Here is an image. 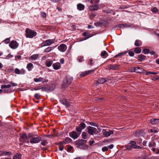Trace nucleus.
<instances>
[{
	"label": "nucleus",
	"mask_w": 159,
	"mask_h": 159,
	"mask_svg": "<svg viewBox=\"0 0 159 159\" xmlns=\"http://www.w3.org/2000/svg\"><path fill=\"white\" fill-rule=\"evenodd\" d=\"M77 7L78 9L80 11L83 10L84 8V5L80 3L78 4L77 5Z\"/></svg>",
	"instance_id": "bb28decb"
},
{
	"label": "nucleus",
	"mask_w": 159,
	"mask_h": 159,
	"mask_svg": "<svg viewBox=\"0 0 159 159\" xmlns=\"http://www.w3.org/2000/svg\"><path fill=\"white\" fill-rule=\"evenodd\" d=\"M58 48L60 51L64 52L66 50L67 47L65 44H61L58 47Z\"/></svg>",
	"instance_id": "f8f14e48"
},
{
	"label": "nucleus",
	"mask_w": 159,
	"mask_h": 159,
	"mask_svg": "<svg viewBox=\"0 0 159 159\" xmlns=\"http://www.w3.org/2000/svg\"><path fill=\"white\" fill-rule=\"evenodd\" d=\"M139 60L141 61H143L145 59L146 56L143 54H140L139 56Z\"/></svg>",
	"instance_id": "c9c22d12"
},
{
	"label": "nucleus",
	"mask_w": 159,
	"mask_h": 159,
	"mask_svg": "<svg viewBox=\"0 0 159 159\" xmlns=\"http://www.w3.org/2000/svg\"><path fill=\"white\" fill-rule=\"evenodd\" d=\"M63 104L65 105L66 107H69L70 105V102L66 99H63L60 101Z\"/></svg>",
	"instance_id": "aec40b11"
},
{
	"label": "nucleus",
	"mask_w": 159,
	"mask_h": 159,
	"mask_svg": "<svg viewBox=\"0 0 159 159\" xmlns=\"http://www.w3.org/2000/svg\"><path fill=\"white\" fill-rule=\"evenodd\" d=\"M15 73L18 75H24L25 74V71L24 69H21L20 70L18 68H16L14 70Z\"/></svg>",
	"instance_id": "ddd939ff"
},
{
	"label": "nucleus",
	"mask_w": 159,
	"mask_h": 159,
	"mask_svg": "<svg viewBox=\"0 0 159 159\" xmlns=\"http://www.w3.org/2000/svg\"><path fill=\"white\" fill-rule=\"evenodd\" d=\"M106 81L107 80L104 78H100L96 82L95 85H97L99 84H103L105 83Z\"/></svg>",
	"instance_id": "6ab92c4d"
},
{
	"label": "nucleus",
	"mask_w": 159,
	"mask_h": 159,
	"mask_svg": "<svg viewBox=\"0 0 159 159\" xmlns=\"http://www.w3.org/2000/svg\"><path fill=\"white\" fill-rule=\"evenodd\" d=\"M103 134L105 137H108L111 134H113L114 131L109 130L108 131H106L105 129H103L102 130Z\"/></svg>",
	"instance_id": "423d86ee"
},
{
	"label": "nucleus",
	"mask_w": 159,
	"mask_h": 159,
	"mask_svg": "<svg viewBox=\"0 0 159 159\" xmlns=\"http://www.w3.org/2000/svg\"><path fill=\"white\" fill-rule=\"evenodd\" d=\"M82 129L80 127L78 126L76 127V130L77 131L80 133L79 134H80V133H81Z\"/></svg>",
	"instance_id": "79ce46f5"
},
{
	"label": "nucleus",
	"mask_w": 159,
	"mask_h": 159,
	"mask_svg": "<svg viewBox=\"0 0 159 159\" xmlns=\"http://www.w3.org/2000/svg\"><path fill=\"white\" fill-rule=\"evenodd\" d=\"M128 53L129 55L131 57H133L134 55V53L133 51H129Z\"/></svg>",
	"instance_id": "603ef678"
},
{
	"label": "nucleus",
	"mask_w": 159,
	"mask_h": 159,
	"mask_svg": "<svg viewBox=\"0 0 159 159\" xmlns=\"http://www.w3.org/2000/svg\"><path fill=\"white\" fill-rule=\"evenodd\" d=\"M127 52H120L115 56L114 57H118L121 56L122 55H125L127 53Z\"/></svg>",
	"instance_id": "473e14b6"
},
{
	"label": "nucleus",
	"mask_w": 159,
	"mask_h": 159,
	"mask_svg": "<svg viewBox=\"0 0 159 159\" xmlns=\"http://www.w3.org/2000/svg\"><path fill=\"white\" fill-rule=\"evenodd\" d=\"M89 8L90 10L91 11H93L98 10V7L96 5H92L90 6Z\"/></svg>",
	"instance_id": "b1692460"
},
{
	"label": "nucleus",
	"mask_w": 159,
	"mask_h": 159,
	"mask_svg": "<svg viewBox=\"0 0 159 159\" xmlns=\"http://www.w3.org/2000/svg\"><path fill=\"white\" fill-rule=\"evenodd\" d=\"M36 32L34 30L27 28L25 30V36L26 38H32L36 36Z\"/></svg>",
	"instance_id": "f03ea898"
},
{
	"label": "nucleus",
	"mask_w": 159,
	"mask_h": 159,
	"mask_svg": "<svg viewBox=\"0 0 159 159\" xmlns=\"http://www.w3.org/2000/svg\"><path fill=\"white\" fill-rule=\"evenodd\" d=\"M152 152H153L154 154H156V149L155 148H152Z\"/></svg>",
	"instance_id": "69168bd1"
},
{
	"label": "nucleus",
	"mask_w": 159,
	"mask_h": 159,
	"mask_svg": "<svg viewBox=\"0 0 159 159\" xmlns=\"http://www.w3.org/2000/svg\"><path fill=\"white\" fill-rule=\"evenodd\" d=\"M55 41V39H48L43 42L41 45L42 47L49 46L54 43Z\"/></svg>",
	"instance_id": "7ed1b4c3"
},
{
	"label": "nucleus",
	"mask_w": 159,
	"mask_h": 159,
	"mask_svg": "<svg viewBox=\"0 0 159 159\" xmlns=\"http://www.w3.org/2000/svg\"><path fill=\"white\" fill-rule=\"evenodd\" d=\"M152 12H154V13H156V12H157L158 11V10L156 7H153L152 9Z\"/></svg>",
	"instance_id": "09e8293b"
},
{
	"label": "nucleus",
	"mask_w": 159,
	"mask_h": 159,
	"mask_svg": "<svg viewBox=\"0 0 159 159\" xmlns=\"http://www.w3.org/2000/svg\"><path fill=\"white\" fill-rule=\"evenodd\" d=\"M41 15L43 18H45L46 17V14L44 12H41Z\"/></svg>",
	"instance_id": "864d4df0"
},
{
	"label": "nucleus",
	"mask_w": 159,
	"mask_h": 159,
	"mask_svg": "<svg viewBox=\"0 0 159 159\" xmlns=\"http://www.w3.org/2000/svg\"><path fill=\"white\" fill-rule=\"evenodd\" d=\"M134 51L135 53L139 54L141 52V49L139 47H136L134 48Z\"/></svg>",
	"instance_id": "2f4dec72"
},
{
	"label": "nucleus",
	"mask_w": 159,
	"mask_h": 159,
	"mask_svg": "<svg viewBox=\"0 0 159 159\" xmlns=\"http://www.w3.org/2000/svg\"><path fill=\"white\" fill-rule=\"evenodd\" d=\"M32 134H29L28 135L25 133L23 134L20 137L21 139H24L27 140L30 139L32 137Z\"/></svg>",
	"instance_id": "9b49d317"
},
{
	"label": "nucleus",
	"mask_w": 159,
	"mask_h": 159,
	"mask_svg": "<svg viewBox=\"0 0 159 159\" xmlns=\"http://www.w3.org/2000/svg\"><path fill=\"white\" fill-rule=\"evenodd\" d=\"M72 139L69 137H66L65 138V139L61 142L59 143L61 144H64L69 143L71 142Z\"/></svg>",
	"instance_id": "2eb2a0df"
},
{
	"label": "nucleus",
	"mask_w": 159,
	"mask_h": 159,
	"mask_svg": "<svg viewBox=\"0 0 159 159\" xmlns=\"http://www.w3.org/2000/svg\"><path fill=\"white\" fill-rule=\"evenodd\" d=\"M156 144L153 141H152L151 142H150L149 143L148 146L149 147H156Z\"/></svg>",
	"instance_id": "e433bc0d"
},
{
	"label": "nucleus",
	"mask_w": 159,
	"mask_h": 159,
	"mask_svg": "<svg viewBox=\"0 0 159 159\" xmlns=\"http://www.w3.org/2000/svg\"><path fill=\"white\" fill-rule=\"evenodd\" d=\"M80 135V134H77L75 131H73L69 133L70 136L74 139H77L79 136Z\"/></svg>",
	"instance_id": "6e6552de"
},
{
	"label": "nucleus",
	"mask_w": 159,
	"mask_h": 159,
	"mask_svg": "<svg viewBox=\"0 0 159 159\" xmlns=\"http://www.w3.org/2000/svg\"><path fill=\"white\" fill-rule=\"evenodd\" d=\"M88 129V132L90 135H93L94 134H95L97 131L96 129L91 126H89L87 128Z\"/></svg>",
	"instance_id": "20e7f679"
},
{
	"label": "nucleus",
	"mask_w": 159,
	"mask_h": 159,
	"mask_svg": "<svg viewBox=\"0 0 159 159\" xmlns=\"http://www.w3.org/2000/svg\"><path fill=\"white\" fill-rule=\"evenodd\" d=\"M55 89V87H42L41 89L43 91H47L48 90H50V91H52L54 90Z\"/></svg>",
	"instance_id": "f3484780"
},
{
	"label": "nucleus",
	"mask_w": 159,
	"mask_h": 159,
	"mask_svg": "<svg viewBox=\"0 0 159 159\" xmlns=\"http://www.w3.org/2000/svg\"><path fill=\"white\" fill-rule=\"evenodd\" d=\"M11 154V153L10 152H7L6 151H1L0 152V156L4 155L5 156L8 155H10Z\"/></svg>",
	"instance_id": "c85d7f7f"
},
{
	"label": "nucleus",
	"mask_w": 159,
	"mask_h": 159,
	"mask_svg": "<svg viewBox=\"0 0 159 159\" xmlns=\"http://www.w3.org/2000/svg\"><path fill=\"white\" fill-rule=\"evenodd\" d=\"M94 70H89L88 71L83 72L80 74V76L81 77H84L87 75L90 74L91 73H93L94 71Z\"/></svg>",
	"instance_id": "dca6fc26"
},
{
	"label": "nucleus",
	"mask_w": 159,
	"mask_h": 159,
	"mask_svg": "<svg viewBox=\"0 0 159 159\" xmlns=\"http://www.w3.org/2000/svg\"><path fill=\"white\" fill-rule=\"evenodd\" d=\"M10 38H7L4 41V42L5 43L7 44L9 43L10 42Z\"/></svg>",
	"instance_id": "8fccbe9b"
},
{
	"label": "nucleus",
	"mask_w": 159,
	"mask_h": 159,
	"mask_svg": "<svg viewBox=\"0 0 159 159\" xmlns=\"http://www.w3.org/2000/svg\"><path fill=\"white\" fill-rule=\"evenodd\" d=\"M53 69L55 70H57L60 69L61 67V65L59 62H57L54 63L52 65Z\"/></svg>",
	"instance_id": "a211bd4d"
},
{
	"label": "nucleus",
	"mask_w": 159,
	"mask_h": 159,
	"mask_svg": "<svg viewBox=\"0 0 159 159\" xmlns=\"http://www.w3.org/2000/svg\"><path fill=\"white\" fill-rule=\"evenodd\" d=\"M150 123L153 124L155 125L156 124H158L159 123V119H152L150 120Z\"/></svg>",
	"instance_id": "4be33fe9"
},
{
	"label": "nucleus",
	"mask_w": 159,
	"mask_h": 159,
	"mask_svg": "<svg viewBox=\"0 0 159 159\" xmlns=\"http://www.w3.org/2000/svg\"><path fill=\"white\" fill-rule=\"evenodd\" d=\"M101 55V57L103 58H105L108 55L107 53L105 51L102 52Z\"/></svg>",
	"instance_id": "7c9ffc66"
},
{
	"label": "nucleus",
	"mask_w": 159,
	"mask_h": 159,
	"mask_svg": "<svg viewBox=\"0 0 159 159\" xmlns=\"http://www.w3.org/2000/svg\"><path fill=\"white\" fill-rule=\"evenodd\" d=\"M114 147V145L113 144H111L110 145L108 146V148L110 149H112Z\"/></svg>",
	"instance_id": "0e129e2a"
},
{
	"label": "nucleus",
	"mask_w": 159,
	"mask_h": 159,
	"mask_svg": "<svg viewBox=\"0 0 159 159\" xmlns=\"http://www.w3.org/2000/svg\"><path fill=\"white\" fill-rule=\"evenodd\" d=\"M52 61H48L47 62L46 65L47 66L49 67L52 65Z\"/></svg>",
	"instance_id": "49530a36"
},
{
	"label": "nucleus",
	"mask_w": 159,
	"mask_h": 159,
	"mask_svg": "<svg viewBox=\"0 0 159 159\" xmlns=\"http://www.w3.org/2000/svg\"><path fill=\"white\" fill-rule=\"evenodd\" d=\"M89 124L92 126H97L98 125L97 124L95 123L92 122H90L89 123Z\"/></svg>",
	"instance_id": "3c124183"
},
{
	"label": "nucleus",
	"mask_w": 159,
	"mask_h": 159,
	"mask_svg": "<svg viewBox=\"0 0 159 159\" xmlns=\"http://www.w3.org/2000/svg\"><path fill=\"white\" fill-rule=\"evenodd\" d=\"M100 2L99 0H91L90 3L92 4L93 2H94L95 4H97Z\"/></svg>",
	"instance_id": "37998d69"
},
{
	"label": "nucleus",
	"mask_w": 159,
	"mask_h": 159,
	"mask_svg": "<svg viewBox=\"0 0 159 159\" xmlns=\"http://www.w3.org/2000/svg\"><path fill=\"white\" fill-rule=\"evenodd\" d=\"M60 62L62 64H63L64 63V59L63 58H62L60 60Z\"/></svg>",
	"instance_id": "052dcab7"
},
{
	"label": "nucleus",
	"mask_w": 159,
	"mask_h": 159,
	"mask_svg": "<svg viewBox=\"0 0 159 159\" xmlns=\"http://www.w3.org/2000/svg\"><path fill=\"white\" fill-rule=\"evenodd\" d=\"M21 155L20 153H17L15 155L13 159H20Z\"/></svg>",
	"instance_id": "72a5a7b5"
},
{
	"label": "nucleus",
	"mask_w": 159,
	"mask_h": 159,
	"mask_svg": "<svg viewBox=\"0 0 159 159\" xmlns=\"http://www.w3.org/2000/svg\"><path fill=\"white\" fill-rule=\"evenodd\" d=\"M108 67L110 69L113 70H117L119 68L118 66L115 64L113 65H110Z\"/></svg>",
	"instance_id": "5701e85b"
},
{
	"label": "nucleus",
	"mask_w": 159,
	"mask_h": 159,
	"mask_svg": "<svg viewBox=\"0 0 159 159\" xmlns=\"http://www.w3.org/2000/svg\"><path fill=\"white\" fill-rule=\"evenodd\" d=\"M10 83L13 86H16L17 85V84L14 83L12 82V81H11L10 82Z\"/></svg>",
	"instance_id": "13d9d810"
},
{
	"label": "nucleus",
	"mask_w": 159,
	"mask_h": 159,
	"mask_svg": "<svg viewBox=\"0 0 159 159\" xmlns=\"http://www.w3.org/2000/svg\"><path fill=\"white\" fill-rule=\"evenodd\" d=\"M42 87L41 86H39V87H36L34 88V90H39L41 89Z\"/></svg>",
	"instance_id": "5fc2aeb1"
},
{
	"label": "nucleus",
	"mask_w": 159,
	"mask_h": 159,
	"mask_svg": "<svg viewBox=\"0 0 159 159\" xmlns=\"http://www.w3.org/2000/svg\"><path fill=\"white\" fill-rule=\"evenodd\" d=\"M133 70H131V72H134L137 73H141L142 72H143L144 70L143 69L138 66L133 68Z\"/></svg>",
	"instance_id": "1a4fd4ad"
},
{
	"label": "nucleus",
	"mask_w": 159,
	"mask_h": 159,
	"mask_svg": "<svg viewBox=\"0 0 159 159\" xmlns=\"http://www.w3.org/2000/svg\"><path fill=\"white\" fill-rule=\"evenodd\" d=\"M86 141V140L83 139H81L77 140L76 141V143L78 144L79 147H80L81 145H84V143H85Z\"/></svg>",
	"instance_id": "412c9836"
},
{
	"label": "nucleus",
	"mask_w": 159,
	"mask_h": 159,
	"mask_svg": "<svg viewBox=\"0 0 159 159\" xmlns=\"http://www.w3.org/2000/svg\"><path fill=\"white\" fill-rule=\"evenodd\" d=\"M34 81L35 82H42L43 83L44 82L47 83L48 82V80L44 79L43 78L39 77V78H35L34 79Z\"/></svg>",
	"instance_id": "9d476101"
},
{
	"label": "nucleus",
	"mask_w": 159,
	"mask_h": 159,
	"mask_svg": "<svg viewBox=\"0 0 159 159\" xmlns=\"http://www.w3.org/2000/svg\"><path fill=\"white\" fill-rule=\"evenodd\" d=\"M11 87V85L10 84L7 85H2L1 86V88L2 89H3L5 88H10Z\"/></svg>",
	"instance_id": "4c0bfd02"
},
{
	"label": "nucleus",
	"mask_w": 159,
	"mask_h": 159,
	"mask_svg": "<svg viewBox=\"0 0 159 159\" xmlns=\"http://www.w3.org/2000/svg\"><path fill=\"white\" fill-rule=\"evenodd\" d=\"M54 48L53 47H48L44 50V52H48L52 50Z\"/></svg>",
	"instance_id": "c756f323"
},
{
	"label": "nucleus",
	"mask_w": 159,
	"mask_h": 159,
	"mask_svg": "<svg viewBox=\"0 0 159 159\" xmlns=\"http://www.w3.org/2000/svg\"><path fill=\"white\" fill-rule=\"evenodd\" d=\"M30 143H39L42 139V138L40 137H32L31 138Z\"/></svg>",
	"instance_id": "39448f33"
},
{
	"label": "nucleus",
	"mask_w": 159,
	"mask_h": 159,
	"mask_svg": "<svg viewBox=\"0 0 159 159\" xmlns=\"http://www.w3.org/2000/svg\"><path fill=\"white\" fill-rule=\"evenodd\" d=\"M129 144H130L131 147L133 148L140 149L141 148V147L136 145V142L134 141H131Z\"/></svg>",
	"instance_id": "4468645a"
},
{
	"label": "nucleus",
	"mask_w": 159,
	"mask_h": 159,
	"mask_svg": "<svg viewBox=\"0 0 159 159\" xmlns=\"http://www.w3.org/2000/svg\"><path fill=\"white\" fill-rule=\"evenodd\" d=\"M13 56V55H11L10 54H9L6 57V59H8L9 58H11Z\"/></svg>",
	"instance_id": "4d7b16f0"
},
{
	"label": "nucleus",
	"mask_w": 159,
	"mask_h": 159,
	"mask_svg": "<svg viewBox=\"0 0 159 159\" xmlns=\"http://www.w3.org/2000/svg\"><path fill=\"white\" fill-rule=\"evenodd\" d=\"M129 25H128L127 24H122L120 25V27H124L125 28L128 27H129Z\"/></svg>",
	"instance_id": "de8ad7c7"
},
{
	"label": "nucleus",
	"mask_w": 159,
	"mask_h": 159,
	"mask_svg": "<svg viewBox=\"0 0 159 159\" xmlns=\"http://www.w3.org/2000/svg\"><path fill=\"white\" fill-rule=\"evenodd\" d=\"M152 55H154L155 53V52H154V51H151V52H149Z\"/></svg>",
	"instance_id": "338daca9"
},
{
	"label": "nucleus",
	"mask_w": 159,
	"mask_h": 159,
	"mask_svg": "<svg viewBox=\"0 0 159 159\" xmlns=\"http://www.w3.org/2000/svg\"><path fill=\"white\" fill-rule=\"evenodd\" d=\"M82 138L86 139L87 138V133L85 132H83L82 134Z\"/></svg>",
	"instance_id": "58836bf2"
},
{
	"label": "nucleus",
	"mask_w": 159,
	"mask_h": 159,
	"mask_svg": "<svg viewBox=\"0 0 159 159\" xmlns=\"http://www.w3.org/2000/svg\"><path fill=\"white\" fill-rule=\"evenodd\" d=\"M150 50L148 49H144L143 50V52L145 54H148Z\"/></svg>",
	"instance_id": "ea45409f"
},
{
	"label": "nucleus",
	"mask_w": 159,
	"mask_h": 159,
	"mask_svg": "<svg viewBox=\"0 0 159 159\" xmlns=\"http://www.w3.org/2000/svg\"><path fill=\"white\" fill-rule=\"evenodd\" d=\"M73 80V78L70 76L67 75L64 79L62 83V86L65 88L69 85Z\"/></svg>",
	"instance_id": "f257e3e1"
},
{
	"label": "nucleus",
	"mask_w": 159,
	"mask_h": 159,
	"mask_svg": "<svg viewBox=\"0 0 159 159\" xmlns=\"http://www.w3.org/2000/svg\"><path fill=\"white\" fill-rule=\"evenodd\" d=\"M59 148L60 150L62 151L64 149V147L62 145H61L59 147Z\"/></svg>",
	"instance_id": "bf43d9fd"
},
{
	"label": "nucleus",
	"mask_w": 159,
	"mask_h": 159,
	"mask_svg": "<svg viewBox=\"0 0 159 159\" xmlns=\"http://www.w3.org/2000/svg\"><path fill=\"white\" fill-rule=\"evenodd\" d=\"M9 46L12 49H15L18 46V44L15 41H12L9 44Z\"/></svg>",
	"instance_id": "0eeeda50"
},
{
	"label": "nucleus",
	"mask_w": 159,
	"mask_h": 159,
	"mask_svg": "<svg viewBox=\"0 0 159 159\" xmlns=\"http://www.w3.org/2000/svg\"><path fill=\"white\" fill-rule=\"evenodd\" d=\"M94 143V141L92 140L89 141V144L90 146L93 145V144Z\"/></svg>",
	"instance_id": "680f3d73"
},
{
	"label": "nucleus",
	"mask_w": 159,
	"mask_h": 159,
	"mask_svg": "<svg viewBox=\"0 0 159 159\" xmlns=\"http://www.w3.org/2000/svg\"><path fill=\"white\" fill-rule=\"evenodd\" d=\"M93 28H94V27L92 26V25H89L88 26V28L89 29Z\"/></svg>",
	"instance_id": "774afa93"
},
{
	"label": "nucleus",
	"mask_w": 159,
	"mask_h": 159,
	"mask_svg": "<svg viewBox=\"0 0 159 159\" xmlns=\"http://www.w3.org/2000/svg\"><path fill=\"white\" fill-rule=\"evenodd\" d=\"M140 41L139 40H135L134 43V45L136 46H141L142 44L141 43Z\"/></svg>",
	"instance_id": "f704fd0d"
},
{
	"label": "nucleus",
	"mask_w": 159,
	"mask_h": 159,
	"mask_svg": "<svg viewBox=\"0 0 159 159\" xmlns=\"http://www.w3.org/2000/svg\"><path fill=\"white\" fill-rule=\"evenodd\" d=\"M39 55L38 54H35L32 55L29 58L30 60H35L38 57Z\"/></svg>",
	"instance_id": "a878e982"
},
{
	"label": "nucleus",
	"mask_w": 159,
	"mask_h": 159,
	"mask_svg": "<svg viewBox=\"0 0 159 159\" xmlns=\"http://www.w3.org/2000/svg\"><path fill=\"white\" fill-rule=\"evenodd\" d=\"M102 151L103 152L107 151L108 150V148L107 147H105L102 148Z\"/></svg>",
	"instance_id": "a18cd8bd"
},
{
	"label": "nucleus",
	"mask_w": 159,
	"mask_h": 159,
	"mask_svg": "<svg viewBox=\"0 0 159 159\" xmlns=\"http://www.w3.org/2000/svg\"><path fill=\"white\" fill-rule=\"evenodd\" d=\"M41 144L43 146H45L47 143V142L46 140H43L41 143Z\"/></svg>",
	"instance_id": "c03bdc74"
},
{
	"label": "nucleus",
	"mask_w": 159,
	"mask_h": 159,
	"mask_svg": "<svg viewBox=\"0 0 159 159\" xmlns=\"http://www.w3.org/2000/svg\"><path fill=\"white\" fill-rule=\"evenodd\" d=\"M34 97L37 99H39V93H35L34 94Z\"/></svg>",
	"instance_id": "6e6d98bb"
},
{
	"label": "nucleus",
	"mask_w": 159,
	"mask_h": 159,
	"mask_svg": "<svg viewBox=\"0 0 159 159\" xmlns=\"http://www.w3.org/2000/svg\"><path fill=\"white\" fill-rule=\"evenodd\" d=\"M143 73L144 74L146 75H148L149 74L157 75V72H154L147 71L146 70H144Z\"/></svg>",
	"instance_id": "cd10ccee"
},
{
	"label": "nucleus",
	"mask_w": 159,
	"mask_h": 159,
	"mask_svg": "<svg viewBox=\"0 0 159 159\" xmlns=\"http://www.w3.org/2000/svg\"><path fill=\"white\" fill-rule=\"evenodd\" d=\"M33 67L34 66L33 64L31 63H28L26 66V68L29 71H31Z\"/></svg>",
	"instance_id": "393cba45"
},
{
	"label": "nucleus",
	"mask_w": 159,
	"mask_h": 159,
	"mask_svg": "<svg viewBox=\"0 0 159 159\" xmlns=\"http://www.w3.org/2000/svg\"><path fill=\"white\" fill-rule=\"evenodd\" d=\"M83 57H78V60L79 61V62H81L82 61V58Z\"/></svg>",
	"instance_id": "e2e57ef3"
},
{
	"label": "nucleus",
	"mask_w": 159,
	"mask_h": 159,
	"mask_svg": "<svg viewBox=\"0 0 159 159\" xmlns=\"http://www.w3.org/2000/svg\"><path fill=\"white\" fill-rule=\"evenodd\" d=\"M80 126L82 129H84L86 127V125L84 123H82L80 124Z\"/></svg>",
	"instance_id": "a19ab883"
}]
</instances>
